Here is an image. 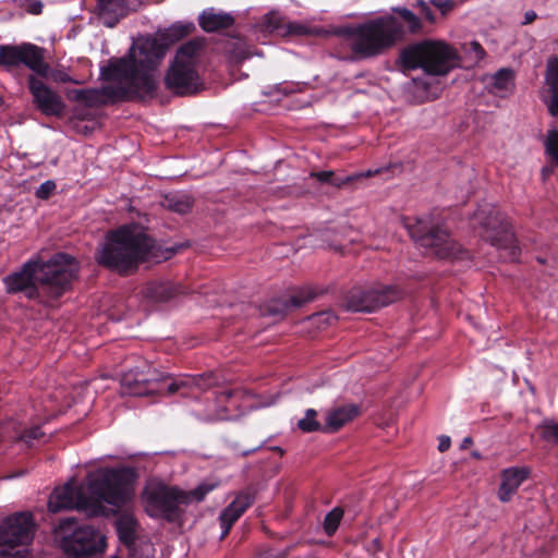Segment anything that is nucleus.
Here are the masks:
<instances>
[{"instance_id":"2eb2a0df","label":"nucleus","mask_w":558,"mask_h":558,"mask_svg":"<svg viewBox=\"0 0 558 558\" xmlns=\"http://www.w3.org/2000/svg\"><path fill=\"white\" fill-rule=\"evenodd\" d=\"M461 58L452 46L444 41H425L424 71L430 75H446L460 66Z\"/></svg>"},{"instance_id":"72a5a7b5","label":"nucleus","mask_w":558,"mask_h":558,"mask_svg":"<svg viewBox=\"0 0 558 558\" xmlns=\"http://www.w3.org/2000/svg\"><path fill=\"white\" fill-rule=\"evenodd\" d=\"M316 410H306L305 416L298 422V427L305 433H312L317 430L324 432V425L316 421Z\"/></svg>"},{"instance_id":"4c0bfd02","label":"nucleus","mask_w":558,"mask_h":558,"mask_svg":"<svg viewBox=\"0 0 558 558\" xmlns=\"http://www.w3.org/2000/svg\"><path fill=\"white\" fill-rule=\"evenodd\" d=\"M542 438L558 445V423L554 421L545 422L542 425Z\"/></svg>"},{"instance_id":"cd10ccee","label":"nucleus","mask_w":558,"mask_h":558,"mask_svg":"<svg viewBox=\"0 0 558 558\" xmlns=\"http://www.w3.org/2000/svg\"><path fill=\"white\" fill-rule=\"evenodd\" d=\"M310 177L316 179L320 183H327L335 187L341 189L344 186L352 185L356 181H359L365 177H368V173L367 174L357 173V174H352V175H339V174H336L331 170H325V171H317V172L313 171L310 173Z\"/></svg>"},{"instance_id":"37998d69","label":"nucleus","mask_w":558,"mask_h":558,"mask_svg":"<svg viewBox=\"0 0 558 558\" xmlns=\"http://www.w3.org/2000/svg\"><path fill=\"white\" fill-rule=\"evenodd\" d=\"M548 113L551 117L558 118V93L549 95V99H544Z\"/></svg>"},{"instance_id":"de8ad7c7","label":"nucleus","mask_w":558,"mask_h":558,"mask_svg":"<svg viewBox=\"0 0 558 558\" xmlns=\"http://www.w3.org/2000/svg\"><path fill=\"white\" fill-rule=\"evenodd\" d=\"M537 17L536 13L532 10L530 11H526L525 14H524V22L523 24L524 25H527V24H531L532 22L535 21V19Z\"/></svg>"},{"instance_id":"1a4fd4ad","label":"nucleus","mask_w":558,"mask_h":558,"mask_svg":"<svg viewBox=\"0 0 558 558\" xmlns=\"http://www.w3.org/2000/svg\"><path fill=\"white\" fill-rule=\"evenodd\" d=\"M474 227H480V235L496 247L502 258L518 262L521 247L511 223L506 216L492 204H481L472 216Z\"/></svg>"},{"instance_id":"aec40b11","label":"nucleus","mask_w":558,"mask_h":558,"mask_svg":"<svg viewBox=\"0 0 558 558\" xmlns=\"http://www.w3.org/2000/svg\"><path fill=\"white\" fill-rule=\"evenodd\" d=\"M134 0H97L95 12L107 27H114L130 11Z\"/></svg>"},{"instance_id":"9b49d317","label":"nucleus","mask_w":558,"mask_h":558,"mask_svg":"<svg viewBox=\"0 0 558 558\" xmlns=\"http://www.w3.org/2000/svg\"><path fill=\"white\" fill-rule=\"evenodd\" d=\"M137 477L132 466L107 468L89 481L88 492L97 500L120 508L132 499Z\"/></svg>"},{"instance_id":"423d86ee","label":"nucleus","mask_w":558,"mask_h":558,"mask_svg":"<svg viewBox=\"0 0 558 558\" xmlns=\"http://www.w3.org/2000/svg\"><path fill=\"white\" fill-rule=\"evenodd\" d=\"M211 489L213 486L202 484L187 493L177 486L150 482L142 492V502L148 517L175 523L182 519L185 506L193 500L202 501Z\"/></svg>"},{"instance_id":"c756f323","label":"nucleus","mask_w":558,"mask_h":558,"mask_svg":"<svg viewBox=\"0 0 558 558\" xmlns=\"http://www.w3.org/2000/svg\"><path fill=\"white\" fill-rule=\"evenodd\" d=\"M400 62L405 70H424L425 41L404 48L400 53Z\"/></svg>"},{"instance_id":"2f4dec72","label":"nucleus","mask_w":558,"mask_h":558,"mask_svg":"<svg viewBox=\"0 0 558 558\" xmlns=\"http://www.w3.org/2000/svg\"><path fill=\"white\" fill-rule=\"evenodd\" d=\"M395 12L399 15L401 19L403 32L405 33V29L411 34H420L422 32L423 25L421 22V19L415 15L412 11L405 8H398L395 9Z\"/></svg>"},{"instance_id":"ea45409f","label":"nucleus","mask_w":558,"mask_h":558,"mask_svg":"<svg viewBox=\"0 0 558 558\" xmlns=\"http://www.w3.org/2000/svg\"><path fill=\"white\" fill-rule=\"evenodd\" d=\"M416 8L418 9L420 14H422L426 21L429 23H435L436 17L428 3H426L424 0H417Z\"/></svg>"},{"instance_id":"ddd939ff","label":"nucleus","mask_w":558,"mask_h":558,"mask_svg":"<svg viewBox=\"0 0 558 558\" xmlns=\"http://www.w3.org/2000/svg\"><path fill=\"white\" fill-rule=\"evenodd\" d=\"M36 522L31 512H16L0 524V555L10 556V549L28 546L35 536Z\"/></svg>"},{"instance_id":"412c9836","label":"nucleus","mask_w":558,"mask_h":558,"mask_svg":"<svg viewBox=\"0 0 558 558\" xmlns=\"http://www.w3.org/2000/svg\"><path fill=\"white\" fill-rule=\"evenodd\" d=\"M195 25L193 22H177L172 24L170 27L165 29V32L161 34V40L155 37H145L138 39L136 44H133L131 47H134L135 53H140L141 45L147 40L153 39L158 43L159 46L163 48V54L160 58V62L166 56L167 49L170 45L183 39L184 37L191 35L195 31Z\"/></svg>"},{"instance_id":"3c124183","label":"nucleus","mask_w":558,"mask_h":558,"mask_svg":"<svg viewBox=\"0 0 558 558\" xmlns=\"http://www.w3.org/2000/svg\"><path fill=\"white\" fill-rule=\"evenodd\" d=\"M74 523H75V520H74V519H66V520L64 521V525H69V526H72Z\"/></svg>"},{"instance_id":"603ef678","label":"nucleus","mask_w":558,"mask_h":558,"mask_svg":"<svg viewBox=\"0 0 558 558\" xmlns=\"http://www.w3.org/2000/svg\"><path fill=\"white\" fill-rule=\"evenodd\" d=\"M472 456L476 459H480L481 458V454L476 451L472 452Z\"/></svg>"},{"instance_id":"a211bd4d","label":"nucleus","mask_w":558,"mask_h":558,"mask_svg":"<svg viewBox=\"0 0 558 558\" xmlns=\"http://www.w3.org/2000/svg\"><path fill=\"white\" fill-rule=\"evenodd\" d=\"M87 497L83 490L75 485L68 483L62 488L56 489L48 501L49 511L56 513L63 509L86 507Z\"/></svg>"},{"instance_id":"8fccbe9b","label":"nucleus","mask_w":558,"mask_h":558,"mask_svg":"<svg viewBox=\"0 0 558 558\" xmlns=\"http://www.w3.org/2000/svg\"><path fill=\"white\" fill-rule=\"evenodd\" d=\"M473 444V440L471 437H465L461 442V449H466Z\"/></svg>"},{"instance_id":"e433bc0d","label":"nucleus","mask_w":558,"mask_h":558,"mask_svg":"<svg viewBox=\"0 0 558 558\" xmlns=\"http://www.w3.org/2000/svg\"><path fill=\"white\" fill-rule=\"evenodd\" d=\"M44 436L45 433L41 430V427L39 425H35L29 428H25L17 437V440L26 444L27 447H32L35 440H39Z\"/></svg>"},{"instance_id":"c85d7f7f","label":"nucleus","mask_w":558,"mask_h":558,"mask_svg":"<svg viewBox=\"0 0 558 558\" xmlns=\"http://www.w3.org/2000/svg\"><path fill=\"white\" fill-rule=\"evenodd\" d=\"M179 293V287L169 281H154L147 284L145 295L154 302H168Z\"/></svg>"},{"instance_id":"5fc2aeb1","label":"nucleus","mask_w":558,"mask_h":558,"mask_svg":"<svg viewBox=\"0 0 558 558\" xmlns=\"http://www.w3.org/2000/svg\"><path fill=\"white\" fill-rule=\"evenodd\" d=\"M13 558H26V557H25V556L17 555V556H15V557H13Z\"/></svg>"},{"instance_id":"a18cd8bd","label":"nucleus","mask_w":558,"mask_h":558,"mask_svg":"<svg viewBox=\"0 0 558 558\" xmlns=\"http://www.w3.org/2000/svg\"><path fill=\"white\" fill-rule=\"evenodd\" d=\"M49 76H51L52 80L57 83H77L68 73L63 71H54L52 73H49Z\"/></svg>"},{"instance_id":"4be33fe9","label":"nucleus","mask_w":558,"mask_h":558,"mask_svg":"<svg viewBox=\"0 0 558 558\" xmlns=\"http://www.w3.org/2000/svg\"><path fill=\"white\" fill-rule=\"evenodd\" d=\"M530 475L529 468H508L501 472V483L498 489V498L502 502L511 500L513 495L518 492L521 484L527 480Z\"/></svg>"},{"instance_id":"09e8293b","label":"nucleus","mask_w":558,"mask_h":558,"mask_svg":"<svg viewBox=\"0 0 558 558\" xmlns=\"http://www.w3.org/2000/svg\"><path fill=\"white\" fill-rule=\"evenodd\" d=\"M317 316L318 317H326V323H328V324H331V320H336L337 319V317L333 314L329 313V312L320 313Z\"/></svg>"},{"instance_id":"6ab92c4d","label":"nucleus","mask_w":558,"mask_h":558,"mask_svg":"<svg viewBox=\"0 0 558 558\" xmlns=\"http://www.w3.org/2000/svg\"><path fill=\"white\" fill-rule=\"evenodd\" d=\"M316 296V293L310 289L299 290L293 295L287 299L274 300L267 304H265L260 312L263 315L272 316V317H283L291 308H298L303 306L304 304L313 301Z\"/></svg>"},{"instance_id":"58836bf2","label":"nucleus","mask_w":558,"mask_h":558,"mask_svg":"<svg viewBox=\"0 0 558 558\" xmlns=\"http://www.w3.org/2000/svg\"><path fill=\"white\" fill-rule=\"evenodd\" d=\"M56 189V182L52 180H47L37 187L35 196L39 199L46 201L50 198V196L54 193Z\"/></svg>"},{"instance_id":"393cba45","label":"nucleus","mask_w":558,"mask_h":558,"mask_svg":"<svg viewBox=\"0 0 558 558\" xmlns=\"http://www.w3.org/2000/svg\"><path fill=\"white\" fill-rule=\"evenodd\" d=\"M360 414V408L355 404H344L328 411L325 417L324 432L333 433L339 430L348 422Z\"/></svg>"},{"instance_id":"b1692460","label":"nucleus","mask_w":558,"mask_h":558,"mask_svg":"<svg viewBox=\"0 0 558 558\" xmlns=\"http://www.w3.org/2000/svg\"><path fill=\"white\" fill-rule=\"evenodd\" d=\"M264 31L280 35H303L305 34V27L299 23L286 22L284 19L277 12L267 13L260 23Z\"/></svg>"},{"instance_id":"c03bdc74","label":"nucleus","mask_w":558,"mask_h":558,"mask_svg":"<svg viewBox=\"0 0 558 558\" xmlns=\"http://www.w3.org/2000/svg\"><path fill=\"white\" fill-rule=\"evenodd\" d=\"M25 10L27 13L38 15L43 12L44 3L40 0H25Z\"/></svg>"},{"instance_id":"49530a36","label":"nucleus","mask_w":558,"mask_h":558,"mask_svg":"<svg viewBox=\"0 0 558 558\" xmlns=\"http://www.w3.org/2000/svg\"><path fill=\"white\" fill-rule=\"evenodd\" d=\"M451 440L449 436H440L439 437V444H438V450L440 452H445L450 448Z\"/></svg>"},{"instance_id":"f03ea898","label":"nucleus","mask_w":558,"mask_h":558,"mask_svg":"<svg viewBox=\"0 0 558 558\" xmlns=\"http://www.w3.org/2000/svg\"><path fill=\"white\" fill-rule=\"evenodd\" d=\"M77 264L66 253H57L48 260L32 258L17 270L3 277L8 294L24 293L28 300H57L72 286L77 276Z\"/></svg>"},{"instance_id":"bb28decb","label":"nucleus","mask_w":558,"mask_h":558,"mask_svg":"<svg viewBox=\"0 0 558 558\" xmlns=\"http://www.w3.org/2000/svg\"><path fill=\"white\" fill-rule=\"evenodd\" d=\"M489 92L500 97L506 96L514 88V71L509 68L499 69L489 78Z\"/></svg>"},{"instance_id":"79ce46f5","label":"nucleus","mask_w":558,"mask_h":558,"mask_svg":"<svg viewBox=\"0 0 558 558\" xmlns=\"http://www.w3.org/2000/svg\"><path fill=\"white\" fill-rule=\"evenodd\" d=\"M430 3L437 8L442 15H446L452 11L456 7L454 0H430Z\"/></svg>"},{"instance_id":"f257e3e1","label":"nucleus","mask_w":558,"mask_h":558,"mask_svg":"<svg viewBox=\"0 0 558 558\" xmlns=\"http://www.w3.org/2000/svg\"><path fill=\"white\" fill-rule=\"evenodd\" d=\"M163 52L156 40L147 39L141 45L140 53L131 47L123 57H112L100 66L101 81L124 84L73 89L68 97L88 108L151 100L157 96L159 82L156 72Z\"/></svg>"},{"instance_id":"dca6fc26","label":"nucleus","mask_w":558,"mask_h":558,"mask_svg":"<svg viewBox=\"0 0 558 558\" xmlns=\"http://www.w3.org/2000/svg\"><path fill=\"white\" fill-rule=\"evenodd\" d=\"M244 393L240 389H223L216 392L213 413L207 415L208 421H228L235 420L243 414L242 399Z\"/></svg>"},{"instance_id":"f3484780","label":"nucleus","mask_w":558,"mask_h":558,"mask_svg":"<svg viewBox=\"0 0 558 558\" xmlns=\"http://www.w3.org/2000/svg\"><path fill=\"white\" fill-rule=\"evenodd\" d=\"M256 499V488L248 486L240 492L234 500L226 507L219 515L220 525L222 529L221 538H225L232 525L239 518L250 508Z\"/></svg>"},{"instance_id":"6e6552de","label":"nucleus","mask_w":558,"mask_h":558,"mask_svg":"<svg viewBox=\"0 0 558 558\" xmlns=\"http://www.w3.org/2000/svg\"><path fill=\"white\" fill-rule=\"evenodd\" d=\"M351 49L360 58H372L384 53L404 37L398 17L379 16L355 27H348Z\"/></svg>"},{"instance_id":"7ed1b4c3","label":"nucleus","mask_w":558,"mask_h":558,"mask_svg":"<svg viewBox=\"0 0 558 558\" xmlns=\"http://www.w3.org/2000/svg\"><path fill=\"white\" fill-rule=\"evenodd\" d=\"M174 253V248L163 250L144 231L123 225L107 232L104 244L95 253V260L125 277L136 272L143 263L167 260Z\"/></svg>"},{"instance_id":"a878e982","label":"nucleus","mask_w":558,"mask_h":558,"mask_svg":"<svg viewBox=\"0 0 558 558\" xmlns=\"http://www.w3.org/2000/svg\"><path fill=\"white\" fill-rule=\"evenodd\" d=\"M137 527L138 522L132 513L123 512L116 520L118 537L130 549L135 545Z\"/></svg>"},{"instance_id":"f8f14e48","label":"nucleus","mask_w":558,"mask_h":558,"mask_svg":"<svg viewBox=\"0 0 558 558\" xmlns=\"http://www.w3.org/2000/svg\"><path fill=\"white\" fill-rule=\"evenodd\" d=\"M404 291L397 284L377 283L369 287H354L345 295L344 302L351 312H374L401 300Z\"/></svg>"},{"instance_id":"473e14b6","label":"nucleus","mask_w":558,"mask_h":558,"mask_svg":"<svg viewBox=\"0 0 558 558\" xmlns=\"http://www.w3.org/2000/svg\"><path fill=\"white\" fill-rule=\"evenodd\" d=\"M344 511L341 507H335L325 515L323 527L328 536H332L337 532Z\"/></svg>"},{"instance_id":"4468645a","label":"nucleus","mask_w":558,"mask_h":558,"mask_svg":"<svg viewBox=\"0 0 558 558\" xmlns=\"http://www.w3.org/2000/svg\"><path fill=\"white\" fill-rule=\"evenodd\" d=\"M105 546L104 537L89 525L75 527L62 539V549L69 558H88L102 551Z\"/></svg>"},{"instance_id":"5701e85b","label":"nucleus","mask_w":558,"mask_h":558,"mask_svg":"<svg viewBox=\"0 0 558 558\" xmlns=\"http://www.w3.org/2000/svg\"><path fill=\"white\" fill-rule=\"evenodd\" d=\"M235 23L234 17L227 12L208 8L198 15V25L206 33H216L231 28Z\"/></svg>"},{"instance_id":"c9c22d12","label":"nucleus","mask_w":558,"mask_h":558,"mask_svg":"<svg viewBox=\"0 0 558 558\" xmlns=\"http://www.w3.org/2000/svg\"><path fill=\"white\" fill-rule=\"evenodd\" d=\"M545 150L558 167V130L548 131L545 140Z\"/></svg>"},{"instance_id":"39448f33","label":"nucleus","mask_w":558,"mask_h":558,"mask_svg":"<svg viewBox=\"0 0 558 558\" xmlns=\"http://www.w3.org/2000/svg\"><path fill=\"white\" fill-rule=\"evenodd\" d=\"M218 384V377L214 372L204 374H184L177 377L162 375L150 365L143 363V368L136 366L125 372L121 377L123 393L143 397L149 395H174L180 392L186 397L194 389L206 391Z\"/></svg>"},{"instance_id":"864d4df0","label":"nucleus","mask_w":558,"mask_h":558,"mask_svg":"<svg viewBox=\"0 0 558 558\" xmlns=\"http://www.w3.org/2000/svg\"><path fill=\"white\" fill-rule=\"evenodd\" d=\"M245 58H246V56L244 54V51H241L239 54V59L241 60V59H245Z\"/></svg>"},{"instance_id":"20e7f679","label":"nucleus","mask_w":558,"mask_h":558,"mask_svg":"<svg viewBox=\"0 0 558 558\" xmlns=\"http://www.w3.org/2000/svg\"><path fill=\"white\" fill-rule=\"evenodd\" d=\"M45 53V48L32 43L0 45V68L8 73H13L22 64L29 69L32 73L27 75V87L33 105L46 117L62 118L65 102L58 92L44 82L50 73Z\"/></svg>"},{"instance_id":"9d476101","label":"nucleus","mask_w":558,"mask_h":558,"mask_svg":"<svg viewBox=\"0 0 558 558\" xmlns=\"http://www.w3.org/2000/svg\"><path fill=\"white\" fill-rule=\"evenodd\" d=\"M403 226L412 240L428 255L440 259H462L466 254L444 223H434L422 217H405Z\"/></svg>"},{"instance_id":"0eeeda50","label":"nucleus","mask_w":558,"mask_h":558,"mask_svg":"<svg viewBox=\"0 0 558 558\" xmlns=\"http://www.w3.org/2000/svg\"><path fill=\"white\" fill-rule=\"evenodd\" d=\"M204 37H196L182 44L165 74L163 83L172 94L184 97L196 95L204 89V82L197 71L203 50Z\"/></svg>"},{"instance_id":"7c9ffc66","label":"nucleus","mask_w":558,"mask_h":558,"mask_svg":"<svg viewBox=\"0 0 558 558\" xmlns=\"http://www.w3.org/2000/svg\"><path fill=\"white\" fill-rule=\"evenodd\" d=\"M161 205L170 211L184 215L192 209L194 198L185 193H171L163 197Z\"/></svg>"},{"instance_id":"f704fd0d","label":"nucleus","mask_w":558,"mask_h":558,"mask_svg":"<svg viewBox=\"0 0 558 558\" xmlns=\"http://www.w3.org/2000/svg\"><path fill=\"white\" fill-rule=\"evenodd\" d=\"M546 84L549 95L558 93V59L553 58L548 61L546 70Z\"/></svg>"},{"instance_id":"a19ab883","label":"nucleus","mask_w":558,"mask_h":558,"mask_svg":"<svg viewBox=\"0 0 558 558\" xmlns=\"http://www.w3.org/2000/svg\"><path fill=\"white\" fill-rule=\"evenodd\" d=\"M466 51L474 54L475 62L483 60L486 56L485 49L478 41H471Z\"/></svg>"}]
</instances>
